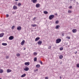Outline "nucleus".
Here are the masks:
<instances>
[{
    "instance_id": "27",
    "label": "nucleus",
    "mask_w": 79,
    "mask_h": 79,
    "mask_svg": "<svg viewBox=\"0 0 79 79\" xmlns=\"http://www.w3.org/2000/svg\"><path fill=\"white\" fill-rule=\"evenodd\" d=\"M58 23H59V21L58 20H57L55 22V23H56V24H58Z\"/></svg>"
},
{
    "instance_id": "48",
    "label": "nucleus",
    "mask_w": 79,
    "mask_h": 79,
    "mask_svg": "<svg viewBox=\"0 0 79 79\" xmlns=\"http://www.w3.org/2000/svg\"><path fill=\"white\" fill-rule=\"evenodd\" d=\"M77 5H78V4H79V3H78V2H77Z\"/></svg>"
},
{
    "instance_id": "42",
    "label": "nucleus",
    "mask_w": 79,
    "mask_h": 79,
    "mask_svg": "<svg viewBox=\"0 0 79 79\" xmlns=\"http://www.w3.org/2000/svg\"><path fill=\"white\" fill-rule=\"evenodd\" d=\"M62 61H61L60 62V64H62Z\"/></svg>"
},
{
    "instance_id": "50",
    "label": "nucleus",
    "mask_w": 79,
    "mask_h": 79,
    "mask_svg": "<svg viewBox=\"0 0 79 79\" xmlns=\"http://www.w3.org/2000/svg\"><path fill=\"white\" fill-rule=\"evenodd\" d=\"M0 79H2V78H0Z\"/></svg>"
},
{
    "instance_id": "41",
    "label": "nucleus",
    "mask_w": 79,
    "mask_h": 79,
    "mask_svg": "<svg viewBox=\"0 0 79 79\" xmlns=\"http://www.w3.org/2000/svg\"><path fill=\"white\" fill-rule=\"evenodd\" d=\"M69 8H70L71 9L72 8V6H70L69 7Z\"/></svg>"
},
{
    "instance_id": "24",
    "label": "nucleus",
    "mask_w": 79,
    "mask_h": 79,
    "mask_svg": "<svg viewBox=\"0 0 79 79\" xmlns=\"http://www.w3.org/2000/svg\"><path fill=\"white\" fill-rule=\"evenodd\" d=\"M60 51L63 50V47L60 48Z\"/></svg>"
},
{
    "instance_id": "12",
    "label": "nucleus",
    "mask_w": 79,
    "mask_h": 79,
    "mask_svg": "<svg viewBox=\"0 0 79 79\" xmlns=\"http://www.w3.org/2000/svg\"><path fill=\"white\" fill-rule=\"evenodd\" d=\"M42 42L41 41H39L38 42V44L39 45H41V44H42Z\"/></svg>"
},
{
    "instance_id": "52",
    "label": "nucleus",
    "mask_w": 79,
    "mask_h": 79,
    "mask_svg": "<svg viewBox=\"0 0 79 79\" xmlns=\"http://www.w3.org/2000/svg\"><path fill=\"white\" fill-rule=\"evenodd\" d=\"M63 33V32H62V33Z\"/></svg>"
},
{
    "instance_id": "16",
    "label": "nucleus",
    "mask_w": 79,
    "mask_h": 79,
    "mask_svg": "<svg viewBox=\"0 0 79 79\" xmlns=\"http://www.w3.org/2000/svg\"><path fill=\"white\" fill-rule=\"evenodd\" d=\"M26 74L24 73L23 74L21 75V77H25V76H26Z\"/></svg>"
},
{
    "instance_id": "7",
    "label": "nucleus",
    "mask_w": 79,
    "mask_h": 79,
    "mask_svg": "<svg viewBox=\"0 0 79 79\" xmlns=\"http://www.w3.org/2000/svg\"><path fill=\"white\" fill-rule=\"evenodd\" d=\"M25 65H26L27 66H29V64H30V63L29 62H25Z\"/></svg>"
},
{
    "instance_id": "23",
    "label": "nucleus",
    "mask_w": 79,
    "mask_h": 79,
    "mask_svg": "<svg viewBox=\"0 0 79 79\" xmlns=\"http://www.w3.org/2000/svg\"><path fill=\"white\" fill-rule=\"evenodd\" d=\"M37 61V57H35L34 58V61Z\"/></svg>"
},
{
    "instance_id": "13",
    "label": "nucleus",
    "mask_w": 79,
    "mask_h": 79,
    "mask_svg": "<svg viewBox=\"0 0 79 79\" xmlns=\"http://www.w3.org/2000/svg\"><path fill=\"white\" fill-rule=\"evenodd\" d=\"M39 39H40V37H37L35 38V41H37V40H39Z\"/></svg>"
},
{
    "instance_id": "40",
    "label": "nucleus",
    "mask_w": 79,
    "mask_h": 79,
    "mask_svg": "<svg viewBox=\"0 0 79 79\" xmlns=\"http://www.w3.org/2000/svg\"><path fill=\"white\" fill-rule=\"evenodd\" d=\"M35 19H36V17H34V18H33V20H34Z\"/></svg>"
},
{
    "instance_id": "18",
    "label": "nucleus",
    "mask_w": 79,
    "mask_h": 79,
    "mask_svg": "<svg viewBox=\"0 0 79 79\" xmlns=\"http://www.w3.org/2000/svg\"><path fill=\"white\" fill-rule=\"evenodd\" d=\"M31 26L32 27H36L37 26V25H36L35 24H32V25H31Z\"/></svg>"
},
{
    "instance_id": "35",
    "label": "nucleus",
    "mask_w": 79,
    "mask_h": 79,
    "mask_svg": "<svg viewBox=\"0 0 79 79\" xmlns=\"http://www.w3.org/2000/svg\"><path fill=\"white\" fill-rule=\"evenodd\" d=\"M6 18H8V17H9V15H8V14H7L6 15Z\"/></svg>"
},
{
    "instance_id": "44",
    "label": "nucleus",
    "mask_w": 79,
    "mask_h": 79,
    "mask_svg": "<svg viewBox=\"0 0 79 79\" xmlns=\"http://www.w3.org/2000/svg\"><path fill=\"white\" fill-rule=\"evenodd\" d=\"M60 79H62V77H61H61H60Z\"/></svg>"
},
{
    "instance_id": "2",
    "label": "nucleus",
    "mask_w": 79,
    "mask_h": 79,
    "mask_svg": "<svg viewBox=\"0 0 79 79\" xmlns=\"http://www.w3.org/2000/svg\"><path fill=\"white\" fill-rule=\"evenodd\" d=\"M54 15H51L49 16V18L50 20H51L53 19L54 18Z\"/></svg>"
},
{
    "instance_id": "5",
    "label": "nucleus",
    "mask_w": 79,
    "mask_h": 79,
    "mask_svg": "<svg viewBox=\"0 0 79 79\" xmlns=\"http://www.w3.org/2000/svg\"><path fill=\"white\" fill-rule=\"evenodd\" d=\"M23 69L24 70V71H28L29 69V68L27 67H26V68L24 69Z\"/></svg>"
},
{
    "instance_id": "11",
    "label": "nucleus",
    "mask_w": 79,
    "mask_h": 79,
    "mask_svg": "<svg viewBox=\"0 0 79 79\" xmlns=\"http://www.w3.org/2000/svg\"><path fill=\"white\" fill-rule=\"evenodd\" d=\"M4 35V33H2L0 34V37H2Z\"/></svg>"
},
{
    "instance_id": "3",
    "label": "nucleus",
    "mask_w": 79,
    "mask_h": 79,
    "mask_svg": "<svg viewBox=\"0 0 79 79\" xmlns=\"http://www.w3.org/2000/svg\"><path fill=\"white\" fill-rule=\"evenodd\" d=\"M17 29L18 31H21V27L19 26L17 27Z\"/></svg>"
},
{
    "instance_id": "22",
    "label": "nucleus",
    "mask_w": 79,
    "mask_h": 79,
    "mask_svg": "<svg viewBox=\"0 0 79 79\" xmlns=\"http://www.w3.org/2000/svg\"><path fill=\"white\" fill-rule=\"evenodd\" d=\"M37 0H33V3H36V2H37Z\"/></svg>"
},
{
    "instance_id": "26",
    "label": "nucleus",
    "mask_w": 79,
    "mask_h": 79,
    "mask_svg": "<svg viewBox=\"0 0 79 79\" xmlns=\"http://www.w3.org/2000/svg\"><path fill=\"white\" fill-rule=\"evenodd\" d=\"M3 71L2 69L0 70V73H3Z\"/></svg>"
},
{
    "instance_id": "10",
    "label": "nucleus",
    "mask_w": 79,
    "mask_h": 79,
    "mask_svg": "<svg viewBox=\"0 0 79 79\" xmlns=\"http://www.w3.org/2000/svg\"><path fill=\"white\" fill-rule=\"evenodd\" d=\"M40 4L38 3L36 4V8H39V7H40Z\"/></svg>"
},
{
    "instance_id": "45",
    "label": "nucleus",
    "mask_w": 79,
    "mask_h": 79,
    "mask_svg": "<svg viewBox=\"0 0 79 79\" xmlns=\"http://www.w3.org/2000/svg\"><path fill=\"white\" fill-rule=\"evenodd\" d=\"M77 52H76L75 53V54H76V53H77Z\"/></svg>"
},
{
    "instance_id": "29",
    "label": "nucleus",
    "mask_w": 79,
    "mask_h": 79,
    "mask_svg": "<svg viewBox=\"0 0 79 79\" xmlns=\"http://www.w3.org/2000/svg\"><path fill=\"white\" fill-rule=\"evenodd\" d=\"M14 28H15V26H13L11 27L12 29H14Z\"/></svg>"
},
{
    "instance_id": "39",
    "label": "nucleus",
    "mask_w": 79,
    "mask_h": 79,
    "mask_svg": "<svg viewBox=\"0 0 79 79\" xmlns=\"http://www.w3.org/2000/svg\"><path fill=\"white\" fill-rule=\"evenodd\" d=\"M6 58L7 59H8V58H9V56H6Z\"/></svg>"
},
{
    "instance_id": "46",
    "label": "nucleus",
    "mask_w": 79,
    "mask_h": 79,
    "mask_svg": "<svg viewBox=\"0 0 79 79\" xmlns=\"http://www.w3.org/2000/svg\"><path fill=\"white\" fill-rule=\"evenodd\" d=\"M24 50H26V48H24Z\"/></svg>"
},
{
    "instance_id": "30",
    "label": "nucleus",
    "mask_w": 79,
    "mask_h": 79,
    "mask_svg": "<svg viewBox=\"0 0 79 79\" xmlns=\"http://www.w3.org/2000/svg\"><path fill=\"white\" fill-rule=\"evenodd\" d=\"M21 3H18V6H21Z\"/></svg>"
},
{
    "instance_id": "28",
    "label": "nucleus",
    "mask_w": 79,
    "mask_h": 79,
    "mask_svg": "<svg viewBox=\"0 0 79 79\" xmlns=\"http://www.w3.org/2000/svg\"><path fill=\"white\" fill-rule=\"evenodd\" d=\"M17 56H20V54H19V53H18L17 54Z\"/></svg>"
},
{
    "instance_id": "19",
    "label": "nucleus",
    "mask_w": 79,
    "mask_h": 79,
    "mask_svg": "<svg viewBox=\"0 0 79 79\" xmlns=\"http://www.w3.org/2000/svg\"><path fill=\"white\" fill-rule=\"evenodd\" d=\"M60 27V26L59 25H57L56 27V29H58Z\"/></svg>"
},
{
    "instance_id": "15",
    "label": "nucleus",
    "mask_w": 79,
    "mask_h": 79,
    "mask_svg": "<svg viewBox=\"0 0 79 79\" xmlns=\"http://www.w3.org/2000/svg\"><path fill=\"white\" fill-rule=\"evenodd\" d=\"M40 64H37L36 66V67L38 68H40Z\"/></svg>"
},
{
    "instance_id": "34",
    "label": "nucleus",
    "mask_w": 79,
    "mask_h": 79,
    "mask_svg": "<svg viewBox=\"0 0 79 79\" xmlns=\"http://www.w3.org/2000/svg\"><path fill=\"white\" fill-rule=\"evenodd\" d=\"M51 48H52V46H50L48 47V49H51Z\"/></svg>"
},
{
    "instance_id": "43",
    "label": "nucleus",
    "mask_w": 79,
    "mask_h": 79,
    "mask_svg": "<svg viewBox=\"0 0 79 79\" xmlns=\"http://www.w3.org/2000/svg\"><path fill=\"white\" fill-rule=\"evenodd\" d=\"M38 71V69H36L35 70L36 71Z\"/></svg>"
},
{
    "instance_id": "51",
    "label": "nucleus",
    "mask_w": 79,
    "mask_h": 79,
    "mask_svg": "<svg viewBox=\"0 0 79 79\" xmlns=\"http://www.w3.org/2000/svg\"><path fill=\"white\" fill-rule=\"evenodd\" d=\"M35 71H36V70H35Z\"/></svg>"
},
{
    "instance_id": "21",
    "label": "nucleus",
    "mask_w": 79,
    "mask_h": 79,
    "mask_svg": "<svg viewBox=\"0 0 79 79\" xmlns=\"http://www.w3.org/2000/svg\"><path fill=\"white\" fill-rule=\"evenodd\" d=\"M44 14H46V15H47V14H48V12L47 11H44Z\"/></svg>"
},
{
    "instance_id": "8",
    "label": "nucleus",
    "mask_w": 79,
    "mask_h": 79,
    "mask_svg": "<svg viewBox=\"0 0 79 79\" xmlns=\"http://www.w3.org/2000/svg\"><path fill=\"white\" fill-rule=\"evenodd\" d=\"M25 43V40H23L22 42L21 43V45H23L24 44V43Z\"/></svg>"
},
{
    "instance_id": "20",
    "label": "nucleus",
    "mask_w": 79,
    "mask_h": 79,
    "mask_svg": "<svg viewBox=\"0 0 79 79\" xmlns=\"http://www.w3.org/2000/svg\"><path fill=\"white\" fill-rule=\"evenodd\" d=\"M37 55V53L36 52H34L33 53V55H34L35 56H36V55Z\"/></svg>"
},
{
    "instance_id": "17",
    "label": "nucleus",
    "mask_w": 79,
    "mask_h": 79,
    "mask_svg": "<svg viewBox=\"0 0 79 79\" xmlns=\"http://www.w3.org/2000/svg\"><path fill=\"white\" fill-rule=\"evenodd\" d=\"M2 45L4 46H6V45H7V44L3 43L2 44Z\"/></svg>"
},
{
    "instance_id": "9",
    "label": "nucleus",
    "mask_w": 79,
    "mask_h": 79,
    "mask_svg": "<svg viewBox=\"0 0 79 79\" xmlns=\"http://www.w3.org/2000/svg\"><path fill=\"white\" fill-rule=\"evenodd\" d=\"M17 8L18 7L16 6H14L13 7V9H14V10H17Z\"/></svg>"
},
{
    "instance_id": "31",
    "label": "nucleus",
    "mask_w": 79,
    "mask_h": 79,
    "mask_svg": "<svg viewBox=\"0 0 79 79\" xmlns=\"http://www.w3.org/2000/svg\"><path fill=\"white\" fill-rule=\"evenodd\" d=\"M71 37H70V36H68V37H66V38L67 39H70Z\"/></svg>"
},
{
    "instance_id": "6",
    "label": "nucleus",
    "mask_w": 79,
    "mask_h": 79,
    "mask_svg": "<svg viewBox=\"0 0 79 79\" xmlns=\"http://www.w3.org/2000/svg\"><path fill=\"white\" fill-rule=\"evenodd\" d=\"M72 32L73 33H76L77 32V30L76 29H73L72 30Z\"/></svg>"
},
{
    "instance_id": "32",
    "label": "nucleus",
    "mask_w": 79,
    "mask_h": 79,
    "mask_svg": "<svg viewBox=\"0 0 79 79\" xmlns=\"http://www.w3.org/2000/svg\"><path fill=\"white\" fill-rule=\"evenodd\" d=\"M77 68H79V64H77Z\"/></svg>"
},
{
    "instance_id": "49",
    "label": "nucleus",
    "mask_w": 79,
    "mask_h": 79,
    "mask_svg": "<svg viewBox=\"0 0 79 79\" xmlns=\"http://www.w3.org/2000/svg\"><path fill=\"white\" fill-rule=\"evenodd\" d=\"M13 14H14V12H13Z\"/></svg>"
},
{
    "instance_id": "25",
    "label": "nucleus",
    "mask_w": 79,
    "mask_h": 79,
    "mask_svg": "<svg viewBox=\"0 0 79 79\" xmlns=\"http://www.w3.org/2000/svg\"><path fill=\"white\" fill-rule=\"evenodd\" d=\"M59 58L60 59H62L63 58V56L61 55L59 56Z\"/></svg>"
},
{
    "instance_id": "36",
    "label": "nucleus",
    "mask_w": 79,
    "mask_h": 79,
    "mask_svg": "<svg viewBox=\"0 0 79 79\" xmlns=\"http://www.w3.org/2000/svg\"><path fill=\"white\" fill-rule=\"evenodd\" d=\"M64 33H62V36H64Z\"/></svg>"
},
{
    "instance_id": "1",
    "label": "nucleus",
    "mask_w": 79,
    "mask_h": 79,
    "mask_svg": "<svg viewBox=\"0 0 79 79\" xmlns=\"http://www.w3.org/2000/svg\"><path fill=\"white\" fill-rule=\"evenodd\" d=\"M61 39L60 38H59L56 40V44H59V43H60V42H61Z\"/></svg>"
},
{
    "instance_id": "47",
    "label": "nucleus",
    "mask_w": 79,
    "mask_h": 79,
    "mask_svg": "<svg viewBox=\"0 0 79 79\" xmlns=\"http://www.w3.org/2000/svg\"><path fill=\"white\" fill-rule=\"evenodd\" d=\"M15 0V1H18V0Z\"/></svg>"
},
{
    "instance_id": "37",
    "label": "nucleus",
    "mask_w": 79,
    "mask_h": 79,
    "mask_svg": "<svg viewBox=\"0 0 79 79\" xmlns=\"http://www.w3.org/2000/svg\"><path fill=\"white\" fill-rule=\"evenodd\" d=\"M40 63H41V64H42V61L40 60Z\"/></svg>"
},
{
    "instance_id": "33",
    "label": "nucleus",
    "mask_w": 79,
    "mask_h": 79,
    "mask_svg": "<svg viewBox=\"0 0 79 79\" xmlns=\"http://www.w3.org/2000/svg\"><path fill=\"white\" fill-rule=\"evenodd\" d=\"M68 12L69 13H71L72 11L71 10H69Z\"/></svg>"
},
{
    "instance_id": "14",
    "label": "nucleus",
    "mask_w": 79,
    "mask_h": 79,
    "mask_svg": "<svg viewBox=\"0 0 79 79\" xmlns=\"http://www.w3.org/2000/svg\"><path fill=\"white\" fill-rule=\"evenodd\" d=\"M7 72L8 73H10V72H11V70L10 69H7Z\"/></svg>"
},
{
    "instance_id": "4",
    "label": "nucleus",
    "mask_w": 79,
    "mask_h": 79,
    "mask_svg": "<svg viewBox=\"0 0 79 79\" xmlns=\"http://www.w3.org/2000/svg\"><path fill=\"white\" fill-rule=\"evenodd\" d=\"M14 39V36H11L9 38V40H13Z\"/></svg>"
},
{
    "instance_id": "38",
    "label": "nucleus",
    "mask_w": 79,
    "mask_h": 79,
    "mask_svg": "<svg viewBox=\"0 0 79 79\" xmlns=\"http://www.w3.org/2000/svg\"><path fill=\"white\" fill-rule=\"evenodd\" d=\"M45 79H48V77H46L45 78Z\"/></svg>"
}]
</instances>
